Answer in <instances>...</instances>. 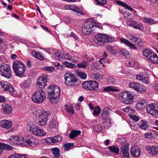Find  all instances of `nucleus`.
<instances>
[{
	"label": "nucleus",
	"instance_id": "obj_11",
	"mask_svg": "<svg viewBox=\"0 0 158 158\" xmlns=\"http://www.w3.org/2000/svg\"><path fill=\"white\" fill-rule=\"evenodd\" d=\"M130 87L135 89L139 93L143 94L146 92V89L142 84L135 82H131L129 84Z\"/></svg>",
	"mask_w": 158,
	"mask_h": 158
},
{
	"label": "nucleus",
	"instance_id": "obj_4",
	"mask_svg": "<svg viewBox=\"0 0 158 158\" xmlns=\"http://www.w3.org/2000/svg\"><path fill=\"white\" fill-rule=\"evenodd\" d=\"M46 98L45 92L42 89H38L33 93L31 97L33 101L37 103L43 102Z\"/></svg>",
	"mask_w": 158,
	"mask_h": 158
},
{
	"label": "nucleus",
	"instance_id": "obj_3",
	"mask_svg": "<svg viewBox=\"0 0 158 158\" xmlns=\"http://www.w3.org/2000/svg\"><path fill=\"white\" fill-rule=\"evenodd\" d=\"M119 99L122 102L127 104H131L135 102V96L127 91H124L119 94Z\"/></svg>",
	"mask_w": 158,
	"mask_h": 158
},
{
	"label": "nucleus",
	"instance_id": "obj_43",
	"mask_svg": "<svg viewBox=\"0 0 158 158\" xmlns=\"http://www.w3.org/2000/svg\"><path fill=\"white\" fill-rule=\"evenodd\" d=\"M88 63L85 61H83L80 63L77 64V67L79 68L85 69L87 66Z\"/></svg>",
	"mask_w": 158,
	"mask_h": 158
},
{
	"label": "nucleus",
	"instance_id": "obj_29",
	"mask_svg": "<svg viewBox=\"0 0 158 158\" xmlns=\"http://www.w3.org/2000/svg\"><path fill=\"white\" fill-rule=\"evenodd\" d=\"M31 54L33 56L40 60H42L44 59V56L39 52L32 51L31 52Z\"/></svg>",
	"mask_w": 158,
	"mask_h": 158
},
{
	"label": "nucleus",
	"instance_id": "obj_44",
	"mask_svg": "<svg viewBox=\"0 0 158 158\" xmlns=\"http://www.w3.org/2000/svg\"><path fill=\"white\" fill-rule=\"evenodd\" d=\"M119 52L120 54H122L127 57L129 55V53L128 51L123 48L121 49L119 51Z\"/></svg>",
	"mask_w": 158,
	"mask_h": 158
},
{
	"label": "nucleus",
	"instance_id": "obj_33",
	"mask_svg": "<svg viewBox=\"0 0 158 158\" xmlns=\"http://www.w3.org/2000/svg\"><path fill=\"white\" fill-rule=\"evenodd\" d=\"M19 137L17 136H12L10 139V142L12 145L18 144Z\"/></svg>",
	"mask_w": 158,
	"mask_h": 158
},
{
	"label": "nucleus",
	"instance_id": "obj_5",
	"mask_svg": "<svg viewBox=\"0 0 158 158\" xmlns=\"http://www.w3.org/2000/svg\"><path fill=\"white\" fill-rule=\"evenodd\" d=\"M13 70L15 75L18 77L23 76L25 71V66L18 61L14 62L13 64Z\"/></svg>",
	"mask_w": 158,
	"mask_h": 158
},
{
	"label": "nucleus",
	"instance_id": "obj_39",
	"mask_svg": "<svg viewBox=\"0 0 158 158\" xmlns=\"http://www.w3.org/2000/svg\"><path fill=\"white\" fill-rule=\"evenodd\" d=\"M129 26H132L135 29H138L140 30H142L143 29V27L142 25L141 24H138L135 21L134 22H133V23L132 24H129Z\"/></svg>",
	"mask_w": 158,
	"mask_h": 158
},
{
	"label": "nucleus",
	"instance_id": "obj_63",
	"mask_svg": "<svg viewBox=\"0 0 158 158\" xmlns=\"http://www.w3.org/2000/svg\"><path fill=\"white\" fill-rule=\"evenodd\" d=\"M153 88L156 92H158V83L153 84Z\"/></svg>",
	"mask_w": 158,
	"mask_h": 158
},
{
	"label": "nucleus",
	"instance_id": "obj_17",
	"mask_svg": "<svg viewBox=\"0 0 158 158\" xmlns=\"http://www.w3.org/2000/svg\"><path fill=\"white\" fill-rule=\"evenodd\" d=\"M146 149L148 153L152 156H155L158 155V147H157L148 146L146 147Z\"/></svg>",
	"mask_w": 158,
	"mask_h": 158
},
{
	"label": "nucleus",
	"instance_id": "obj_28",
	"mask_svg": "<svg viewBox=\"0 0 158 158\" xmlns=\"http://www.w3.org/2000/svg\"><path fill=\"white\" fill-rule=\"evenodd\" d=\"M103 119V126L105 128L108 129V127H110L111 125V119L109 118H105Z\"/></svg>",
	"mask_w": 158,
	"mask_h": 158
},
{
	"label": "nucleus",
	"instance_id": "obj_8",
	"mask_svg": "<svg viewBox=\"0 0 158 158\" xmlns=\"http://www.w3.org/2000/svg\"><path fill=\"white\" fill-rule=\"evenodd\" d=\"M83 88L86 90L96 91L98 87V83L94 81H84L82 84Z\"/></svg>",
	"mask_w": 158,
	"mask_h": 158
},
{
	"label": "nucleus",
	"instance_id": "obj_53",
	"mask_svg": "<svg viewBox=\"0 0 158 158\" xmlns=\"http://www.w3.org/2000/svg\"><path fill=\"white\" fill-rule=\"evenodd\" d=\"M129 116L131 119L135 121H137L139 119V117L134 114H129Z\"/></svg>",
	"mask_w": 158,
	"mask_h": 158
},
{
	"label": "nucleus",
	"instance_id": "obj_27",
	"mask_svg": "<svg viewBox=\"0 0 158 158\" xmlns=\"http://www.w3.org/2000/svg\"><path fill=\"white\" fill-rule=\"evenodd\" d=\"M51 151L54 156V158H59L60 156V150L57 148L51 149Z\"/></svg>",
	"mask_w": 158,
	"mask_h": 158
},
{
	"label": "nucleus",
	"instance_id": "obj_54",
	"mask_svg": "<svg viewBox=\"0 0 158 158\" xmlns=\"http://www.w3.org/2000/svg\"><path fill=\"white\" fill-rule=\"evenodd\" d=\"M49 126L51 129L54 128L56 127V123L55 120H53L49 122Z\"/></svg>",
	"mask_w": 158,
	"mask_h": 158
},
{
	"label": "nucleus",
	"instance_id": "obj_47",
	"mask_svg": "<svg viewBox=\"0 0 158 158\" xmlns=\"http://www.w3.org/2000/svg\"><path fill=\"white\" fill-rule=\"evenodd\" d=\"M26 139H24L23 137H19L18 145L21 144L22 146H24L25 144Z\"/></svg>",
	"mask_w": 158,
	"mask_h": 158
},
{
	"label": "nucleus",
	"instance_id": "obj_34",
	"mask_svg": "<svg viewBox=\"0 0 158 158\" xmlns=\"http://www.w3.org/2000/svg\"><path fill=\"white\" fill-rule=\"evenodd\" d=\"M25 141V143H27L30 145H32L34 144L36 145L38 143L37 140H35L33 138H30L28 139H26Z\"/></svg>",
	"mask_w": 158,
	"mask_h": 158
},
{
	"label": "nucleus",
	"instance_id": "obj_24",
	"mask_svg": "<svg viewBox=\"0 0 158 158\" xmlns=\"http://www.w3.org/2000/svg\"><path fill=\"white\" fill-rule=\"evenodd\" d=\"M138 126L140 128L145 130L148 129L149 127L148 122L143 120L140 121L138 124Z\"/></svg>",
	"mask_w": 158,
	"mask_h": 158
},
{
	"label": "nucleus",
	"instance_id": "obj_1",
	"mask_svg": "<svg viewBox=\"0 0 158 158\" xmlns=\"http://www.w3.org/2000/svg\"><path fill=\"white\" fill-rule=\"evenodd\" d=\"M49 99L52 103H56L57 99L60 96V90L59 87L54 85H51L48 90Z\"/></svg>",
	"mask_w": 158,
	"mask_h": 158
},
{
	"label": "nucleus",
	"instance_id": "obj_12",
	"mask_svg": "<svg viewBox=\"0 0 158 158\" xmlns=\"http://www.w3.org/2000/svg\"><path fill=\"white\" fill-rule=\"evenodd\" d=\"M146 109L148 114L154 117H158V105L150 104L147 106Z\"/></svg>",
	"mask_w": 158,
	"mask_h": 158
},
{
	"label": "nucleus",
	"instance_id": "obj_45",
	"mask_svg": "<svg viewBox=\"0 0 158 158\" xmlns=\"http://www.w3.org/2000/svg\"><path fill=\"white\" fill-rule=\"evenodd\" d=\"M143 20L144 22L147 23L151 24H154L156 23L155 21L154 20L150 18H144L143 19Z\"/></svg>",
	"mask_w": 158,
	"mask_h": 158
},
{
	"label": "nucleus",
	"instance_id": "obj_31",
	"mask_svg": "<svg viewBox=\"0 0 158 158\" xmlns=\"http://www.w3.org/2000/svg\"><path fill=\"white\" fill-rule=\"evenodd\" d=\"M81 133V131H80L74 130L70 133L69 137L70 138H74L76 136L80 135Z\"/></svg>",
	"mask_w": 158,
	"mask_h": 158
},
{
	"label": "nucleus",
	"instance_id": "obj_7",
	"mask_svg": "<svg viewBox=\"0 0 158 158\" xmlns=\"http://www.w3.org/2000/svg\"><path fill=\"white\" fill-rule=\"evenodd\" d=\"M39 113V124L40 126L44 127L47 124L48 117L50 115V113L44 110H40Z\"/></svg>",
	"mask_w": 158,
	"mask_h": 158
},
{
	"label": "nucleus",
	"instance_id": "obj_13",
	"mask_svg": "<svg viewBox=\"0 0 158 158\" xmlns=\"http://www.w3.org/2000/svg\"><path fill=\"white\" fill-rule=\"evenodd\" d=\"M30 130L32 131L33 133L35 135L39 136H44L46 135L45 131L40 129L39 127L34 126L30 127Z\"/></svg>",
	"mask_w": 158,
	"mask_h": 158
},
{
	"label": "nucleus",
	"instance_id": "obj_26",
	"mask_svg": "<svg viewBox=\"0 0 158 158\" xmlns=\"http://www.w3.org/2000/svg\"><path fill=\"white\" fill-rule=\"evenodd\" d=\"M129 39L130 40H132V42H135L138 44H140L142 42L137 37L135 36L133 34L129 35Z\"/></svg>",
	"mask_w": 158,
	"mask_h": 158
},
{
	"label": "nucleus",
	"instance_id": "obj_49",
	"mask_svg": "<svg viewBox=\"0 0 158 158\" xmlns=\"http://www.w3.org/2000/svg\"><path fill=\"white\" fill-rule=\"evenodd\" d=\"M77 74L81 78L83 79H86L87 74L84 72H79L77 73Z\"/></svg>",
	"mask_w": 158,
	"mask_h": 158
},
{
	"label": "nucleus",
	"instance_id": "obj_58",
	"mask_svg": "<svg viewBox=\"0 0 158 158\" xmlns=\"http://www.w3.org/2000/svg\"><path fill=\"white\" fill-rule=\"evenodd\" d=\"M93 21L92 23L93 25V28L94 27H96L99 28H100L102 27V25L100 23L95 22L93 19Z\"/></svg>",
	"mask_w": 158,
	"mask_h": 158
},
{
	"label": "nucleus",
	"instance_id": "obj_42",
	"mask_svg": "<svg viewBox=\"0 0 158 158\" xmlns=\"http://www.w3.org/2000/svg\"><path fill=\"white\" fill-rule=\"evenodd\" d=\"M92 76L94 79L95 80H99L103 77V75L100 73H93Z\"/></svg>",
	"mask_w": 158,
	"mask_h": 158
},
{
	"label": "nucleus",
	"instance_id": "obj_48",
	"mask_svg": "<svg viewBox=\"0 0 158 158\" xmlns=\"http://www.w3.org/2000/svg\"><path fill=\"white\" fill-rule=\"evenodd\" d=\"M102 127L98 124H97L94 126V130L96 132H99L102 130Z\"/></svg>",
	"mask_w": 158,
	"mask_h": 158
},
{
	"label": "nucleus",
	"instance_id": "obj_50",
	"mask_svg": "<svg viewBox=\"0 0 158 158\" xmlns=\"http://www.w3.org/2000/svg\"><path fill=\"white\" fill-rule=\"evenodd\" d=\"M31 85V83L29 81H25L23 84L22 86L24 88H28Z\"/></svg>",
	"mask_w": 158,
	"mask_h": 158
},
{
	"label": "nucleus",
	"instance_id": "obj_51",
	"mask_svg": "<svg viewBox=\"0 0 158 158\" xmlns=\"http://www.w3.org/2000/svg\"><path fill=\"white\" fill-rule=\"evenodd\" d=\"M44 70L48 71V72H51L55 70V68L52 66H45L43 68Z\"/></svg>",
	"mask_w": 158,
	"mask_h": 158
},
{
	"label": "nucleus",
	"instance_id": "obj_6",
	"mask_svg": "<svg viewBox=\"0 0 158 158\" xmlns=\"http://www.w3.org/2000/svg\"><path fill=\"white\" fill-rule=\"evenodd\" d=\"M64 77L65 83L66 85L72 86L77 85L76 77L74 74L67 72L64 74Z\"/></svg>",
	"mask_w": 158,
	"mask_h": 158
},
{
	"label": "nucleus",
	"instance_id": "obj_2",
	"mask_svg": "<svg viewBox=\"0 0 158 158\" xmlns=\"http://www.w3.org/2000/svg\"><path fill=\"white\" fill-rule=\"evenodd\" d=\"M114 40V38L110 37L107 34L102 33L96 35L94 38V45L96 46L101 45L102 43H110Z\"/></svg>",
	"mask_w": 158,
	"mask_h": 158
},
{
	"label": "nucleus",
	"instance_id": "obj_61",
	"mask_svg": "<svg viewBox=\"0 0 158 158\" xmlns=\"http://www.w3.org/2000/svg\"><path fill=\"white\" fill-rule=\"evenodd\" d=\"M142 81L143 83H148L149 81V79L148 77H144L143 76Z\"/></svg>",
	"mask_w": 158,
	"mask_h": 158
},
{
	"label": "nucleus",
	"instance_id": "obj_36",
	"mask_svg": "<svg viewBox=\"0 0 158 158\" xmlns=\"http://www.w3.org/2000/svg\"><path fill=\"white\" fill-rule=\"evenodd\" d=\"M103 90L104 92H118V89L114 88V87L110 86H107L105 87H103Z\"/></svg>",
	"mask_w": 158,
	"mask_h": 158
},
{
	"label": "nucleus",
	"instance_id": "obj_21",
	"mask_svg": "<svg viewBox=\"0 0 158 158\" xmlns=\"http://www.w3.org/2000/svg\"><path fill=\"white\" fill-rule=\"evenodd\" d=\"M14 147L7 144L0 143V154L2 152L3 150H11Z\"/></svg>",
	"mask_w": 158,
	"mask_h": 158
},
{
	"label": "nucleus",
	"instance_id": "obj_52",
	"mask_svg": "<svg viewBox=\"0 0 158 158\" xmlns=\"http://www.w3.org/2000/svg\"><path fill=\"white\" fill-rule=\"evenodd\" d=\"M101 110L100 107L99 106L97 107L94 110L93 112V114L98 116L100 113Z\"/></svg>",
	"mask_w": 158,
	"mask_h": 158
},
{
	"label": "nucleus",
	"instance_id": "obj_16",
	"mask_svg": "<svg viewBox=\"0 0 158 158\" xmlns=\"http://www.w3.org/2000/svg\"><path fill=\"white\" fill-rule=\"evenodd\" d=\"M1 107L2 112L5 114H9L12 111V106L6 103H3L2 104Z\"/></svg>",
	"mask_w": 158,
	"mask_h": 158
},
{
	"label": "nucleus",
	"instance_id": "obj_35",
	"mask_svg": "<svg viewBox=\"0 0 158 158\" xmlns=\"http://www.w3.org/2000/svg\"><path fill=\"white\" fill-rule=\"evenodd\" d=\"M66 67L71 69H74L76 68V65L75 64H73L67 61H64L62 63Z\"/></svg>",
	"mask_w": 158,
	"mask_h": 158
},
{
	"label": "nucleus",
	"instance_id": "obj_22",
	"mask_svg": "<svg viewBox=\"0 0 158 158\" xmlns=\"http://www.w3.org/2000/svg\"><path fill=\"white\" fill-rule=\"evenodd\" d=\"M145 101L144 99L139 100L136 104V107L139 110H143L144 108Z\"/></svg>",
	"mask_w": 158,
	"mask_h": 158
},
{
	"label": "nucleus",
	"instance_id": "obj_57",
	"mask_svg": "<svg viewBox=\"0 0 158 158\" xmlns=\"http://www.w3.org/2000/svg\"><path fill=\"white\" fill-rule=\"evenodd\" d=\"M78 61L79 58L78 57L72 54V62L74 63H76Z\"/></svg>",
	"mask_w": 158,
	"mask_h": 158
},
{
	"label": "nucleus",
	"instance_id": "obj_40",
	"mask_svg": "<svg viewBox=\"0 0 158 158\" xmlns=\"http://www.w3.org/2000/svg\"><path fill=\"white\" fill-rule=\"evenodd\" d=\"M73 146L74 144L72 143H66L63 145V147L64 150L68 151Z\"/></svg>",
	"mask_w": 158,
	"mask_h": 158
},
{
	"label": "nucleus",
	"instance_id": "obj_55",
	"mask_svg": "<svg viewBox=\"0 0 158 158\" xmlns=\"http://www.w3.org/2000/svg\"><path fill=\"white\" fill-rule=\"evenodd\" d=\"M108 114V111L104 109L102 111V114L103 118H106Z\"/></svg>",
	"mask_w": 158,
	"mask_h": 158
},
{
	"label": "nucleus",
	"instance_id": "obj_10",
	"mask_svg": "<svg viewBox=\"0 0 158 158\" xmlns=\"http://www.w3.org/2000/svg\"><path fill=\"white\" fill-rule=\"evenodd\" d=\"M93 22L92 19H89L82 25V31L84 34L89 35L94 30Z\"/></svg>",
	"mask_w": 158,
	"mask_h": 158
},
{
	"label": "nucleus",
	"instance_id": "obj_56",
	"mask_svg": "<svg viewBox=\"0 0 158 158\" xmlns=\"http://www.w3.org/2000/svg\"><path fill=\"white\" fill-rule=\"evenodd\" d=\"M102 2L99 0H97V4L98 5L103 6L106 4L107 3L106 0H101Z\"/></svg>",
	"mask_w": 158,
	"mask_h": 158
},
{
	"label": "nucleus",
	"instance_id": "obj_62",
	"mask_svg": "<svg viewBox=\"0 0 158 158\" xmlns=\"http://www.w3.org/2000/svg\"><path fill=\"white\" fill-rule=\"evenodd\" d=\"M131 110V108L130 106H128L126 108H124L123 110L126 113H128Z\"/></svg>",
	"mask_w": 158,
	"mask_h": 158
},
{
	"label": "nucleus",
	"instance_id": "obj_20",
	"mask_svg": "<svg viewBox=\"0 0 158 158\" xmlns=\"http://www.w3.org/2000/svg\"><path fill=\"white\" fill-rule=\"evenodd\" d=\"M121 150L120 154L121 156L127 157H129L128 147L122 146L121 148Z\"/></svg>",
	"mask_w": 158,
	"mask_h": 158
},
{
	"label": "nucleus",
	"instance_id": "obj_19",
	"mask_svg": "<svg viewBox=\"0 0 158 158\" xmlns=\"http://www.w3.org/2000/svg\"><path fill=\"white\" fill-rule=\"evenodd\" d=\"M12 123L10 121L4 120L0 122V125L3 128L9 129L12 127Z\"/></svg>",
	"mask_w": 158,
	"mask_h": 158
},
{
	"label": "nucleus",
	"instance_id": "obj_46",
	"mask_svg": "<svg viewBox=\"0 0 158 158\" xmlns=\"http://www.w3.org/2000/svg\"><path fill=\"white\" fill-rule=\"evenodd\" d=\"M72 54L69 53L64 54V59L65 60H68L72 62Z\"/></svg>",
	"mask_w": 158,
	"mask_h": 158
},
{
	"label": "nucleus",
	"instance_id": "obj_23",
	"mask_svg": "<svg viewBox=\"0 0 158 158\" xmlns=\"http://www.w3.org/2000/svg\"><path fill=\"white\" fill-rule=\"evenodd\" d=\"M121 42L129 47L132 48L134 49L137 48L133 44L127 40L123 38L121 39Z\"/></svg>",
	"mask_w": 158,
	"mask_h": 158
},
{
	"label": "nucleus",
	"instance_id": "obj_41",
	"mask_svg": "<svg viewBox=\"0 0 158 158\" xmlns=\"http://www.w3.org/2000/svg\"><path fill=\"white\" fill-rule=\"evenodd\" d=\"M62 137L60 135L55 136L51 138V141L54 143L60 141L62 139Z\"/></svg>",
	"mask_w": 158,
	"mask_h": 158
},
{
	"label": "nucleus",
	"instance_id": "obj_30",
	"mask_svg": "<svg viewBox=\"0 0 158 158\" xmlns=\"http://www.w3.org/2000/svg\"><path fill=\"white\" fill-rule=\"evenodd\" d=\"M107 148L111 152L115 154H118L119 153V148L114 145L110 146Z\"/></svg>",
	"mask_w": 158,
	"mask_h": 158
},
{
	"label": "nucleus",
	"instance_id": "obj_38",
	"mask_svg": "<svg viewBox=\"0 0 158 158\" xmlns=\"http://www.w3.org/2000/svg\"><path fill=\"white\" fill-rule=\"evenodd\" d=\"M153 53L150 50L145 49L143 51V54L148 59Z\"/></svg>",
	"mask_w": 158,
	"mask_h": 158
},
{
	"label": "nucleus",
	"instance_id": "obj_64",
	"mask_svg": "<svg viewBox=\"0 0 158 158\" xmlns=\"http://www.w3.org/2000/svg\"><path fill=\"white\" fill-rule=\"evenodd\" d=\"M6 101L5 98L2 95H0V102H4Z\"/></svg>",
	"mask_w": 158,
	"mask_h": 158
},
{
	"label": "nucleus",
	"instance_id": "obj_25",
	"mask_svg": "<svg viewBox=\"0 0 158 158\" xmlns=\"http://www.w3.org/2000/svg\"><path fill=\"white\" fill-rule=\"evenodd\" d=\"M148 60L152 64H156L158 63V56L157 55L154 53L152 54V55L149 57Z\"/></svg>",
	"mask_w": 158,
	"mask_h": 158
},
{
	"label": "nucleus",
	"instance_id": "obj_32",
	"mask_svg": "<svg viewBox=\"0 0 158 158\" xmlns=\"http://www.w3.org/2000/svg\"><path fill=\"white\" fill-rule=\"evenodd\" d=\"M116 3L118 5L124 7L125 8L127 9L130 10L132 11L133 10V8L122 1L118 0L116 1Z\"/></svg>",
	"mask_w": 158,
	"mask_h": 158
},
{
	"label": "nucleus",
	"instance_id": "obj_59",
	"mask_svg": "<svg viewBox=\"0 0 158 158\" xmlns=\"http://www.w3.org/2000/svg\"><path fill=\"white\" fill-rule=\"evenodd\" d=\"M107 50L111 53H114L115 50L111 46H108L107 47Z\"/></svg>",
	"mask_w": 158,
	"mask_h": 158
},
{
	"label": "nucleus",
	"instance_id": "obj_9",
	"mask_svg": "<svg viewBox=\"0 0 158 158\" xmlns=\"http://www.w3.org/2000/svg\"><path fill=\"white\" fill-rule=\"evenodd\" d=\"M1 75L7 78H10L11 76V71L9 65L2 63L0 65Z\"/></svg>",
	"mask_w": 158,
	"mask_h": 158
},
{
	"label": "nucleus",
	"instance_id": "obj_37",
	"mask_svg": "<svg viewBox=\"0 0 158 158\" xmlns=\"http://www.w3.org/2000/svg\"><path fill=\"white\" fill-rule=\"evenodd\" d=\"M63 54L60 52L57 51L55 53V58L58 60H62L64 59Z\"/></svg>",
	"mask_w": 158,
	"mask_h": 158
},
{
	"label": "nucleus",
	"instance_id": "obj_14",
	"mask_svg": "<svg viewBox=\"0 0 158 158\" xmlns=\"http://www.w3.org/2000/svg\"><path fill=\"white\" fill-rule=\"evenodd\" d=\"M47 78L46 76L44 75L39 78L36 84L38 88H40L38 89H42L47 85Z\"/></svg>",
	"mask_w": 158,
	"mask_h": 158
},
{
	"label": "nucleus",
	"instance_id": "obj_15",
	"mask_svg": "<svg viewBox=\"0 0 158 158\" xmlns=\"http://www.w3.org/2000/svg\"><path fill=\"white\" fill-rule=\"evenodd\" d=\"M1 84L4 91H8L12 93L14 92V87L8 82L2 81L1 82Z\"/></svg>",
	"mask_w": 158,
	"mask_h": 158
},
{
	"label": "nucleus",
	"instance_id": "obj_60",
	"mask_svg": "<svg viewBox=\"0 0 158 158\" xmlns=\"http://www.w3.org/2000/svg\"><path fill=\"white\" fill-rule=\"evenodd\" d=\"M67 110L68 113L70 114H74V110L71 107H68L67 108Z\"/></svg>",
	"mask_w": 158,
	"mask_h": 158
},
{
	"label": "nucleus",
	"instance_id": "obj_18",
	"mask_svg": "<svg viewBox=\"0 0 158 158\" xmlns=\"http://www.w3.org/2000/svg\"><path fill=\"white\" fill-rule=\"evenodd\" d=\"M130 152L133 156L138 157L140 155L141 150L138 147L134 146L131 148Z\"/></svg>",
	"mask_w": 158,
	"mask_h": 158
}]
</instances>
